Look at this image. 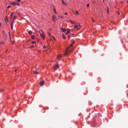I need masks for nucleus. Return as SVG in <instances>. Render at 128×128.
I'll list each match as a JSON object with an SVG mask.
<instances>
[{"label":"nucleus","instance_id":"nucleus-1","mask_svg":"<svg viewBox=\"0 0 128 128\" xmlns=\"http://www.w3.org/2000/svg\"><path fill=\"white\" fill-rule=\"evenodd\" d=\"M81 26L80 24H79L77 23L74 26V28L76 29V30H78L80 29V28H81Z\"/></svg>","mask_w":128,"mask_h":128},{"label":"nucleus","instance_id":"nucleus-2","mask_svg":"<svg viewBox=\"0 0 128 128\" xmlns=\"http://www.w3.org/2000/svg\"><path fill=\"white\" fill-rule=\"evenodd\" d=\"M39 33L42 37L44 39V32H43L42 31V30H40V31H39Z\"/></svg>","mask_w":128,"mask_h":128},{"label":"nucleus","instance_id":"nucleus-3","mask_svg":"<svg viewBox=\"0 0 128 128\" xmlns=\"http://www.w3.org/2000/svg\"><path fill=\"white\" fill-rule=\"evenodd\" d=\"M20 0H17L16 2H12L11 3V4H14V5H17L18 6L19 5V2H20Z\"/></svg>","mask_w":128,"mask_h":128},{"label":"nucleus","instance_id":"nucleus-4","mask_svg":"<svg viewBox=\"0 0 128 128\" xmlns=\"http://www.w3.org/2000/svg\"><path fill=\"white\" fill-rule=\"evenodd\" d=\"M69 48V47H68L66 48V53L64 54V55H66L68 54V52H72V51L71 50H68V49Z\"/></svg>","mask_w":128,"mask_h":128},{"label":"nucleus","instance_id":"nucleus-5","mask_svg":"<svg viewBox=\"0 0 128 128\" xmlns=\"http://www.w3.org/2000/svg\"><path fill=\"white\" fill-rule=\"evenodd\" d=\"M59 67V66L58 65L56 64L54 67V69L55 70H57Z\"/></svg>","mask_w":128,"mask_h":128},{"label":"nucleus","instance_id":"nucleus-6","mask_svg":"<svg viewBox=\"0 0 128 128\" xmlns=\"http://www.w3.org/2000/svg\"><path fill=\"white\" fill-rule=\"evenodd\" d=\"M72 12L74 14L76 15H77L78 14H79V13H78V12L76 10H73Z\"/></svg>","mask_w":128,"mask_h":128},{"label":"nucleus","instance_id":"nucleus-7","mask_svg":"<svg viewBox=\"0 0 128 128\" xmlns=\"http://www.w3.org/2000/svg\"><path fill=\"white\" fill-rule=\"evenodd\" d=\"M15 14V13L14 12H12L10 14V20H11V19L12 18L13 16L14 15V14Z\"/></svg>","mask_w":128,"mask_h":128},{"label":"nucleus","instance_id":"nucleus-8","mask_svg":"<svg viewBox=\"0 0 128 128\" xmlns=\"http://www.w3.org/2000/svg\"><path fill=\"white\" fill-rule=\"evenodd\" d=\"M56 18L55 15H54L52 16V19L55 22L56 20Z\"/></svg>","mask_w":128,"mask_h":128},{"label":"nucleus","instance_id":"nucleus-9","mask_svg":"<svg viewBox=\"0 0 128 128\" xmlns=\"http://www.w3.org/2000/svg\"><path fill=\"white\" fill-rule=\"evenodd\" d=\"M61 29L62 31L63 32H65L66 30L64 28H61Z\"/></svg>","mask_w":128,"mask_h":128},{"label":"nucleus","instance_id":"nucleus-10","mask_svg":"<svg viewBox=\"0 0 128 128\" xmlns=\"http://www.w3.org/2000/svg\"><path fill=\"white\" fill-rule=\"evenodd\" d=\"M13 21H12L11 23V28L12 29L13 28Z\"/></svg>","mask_w":128,"mask_h":128},{"label":"nucleus","instance_id":"nucleus-11","mask_svg":"<svg viewBox=\"0 0 128 128\" xmlns=\"http://www.w3.org/2000/svg\"><path fill=\"white\" fill-rule=\"evenodd\" d=\"M44 83V81H43L42 82H41L40 83V86H42Z\"/></svg>","mask_w":128,"mask_h":128},{"label":"nucleus","instance_id":"nucleus-12","mask_svg":"<svg viewBox=\"0 0 128 128\" xmlns=\"http://www.w3.org/2000/svg\"><path fill=\"white\" fill-rule=\"evenodd\" d=\"M70 29H68L67 30V32H66V34H69L70 32Z\"/></svg>","mask_w":128,"mask_h":128},{"label":"nucleus","instance_id":"nucleus-13","mask_svg":"<svg viewBox=\"0 0 128 128\" xmlns=\"http://www.w3.org/2000/svg\"><path fill=\"white\" fill-rule=\"evenodd\" d=\"M74 42H75L74 41V40L70 44V46L71 47H72V46L73 44H74Z\"/></svg>","mask_w":128,"mask_h":128},{"label":"nucleus","instance_id":"nucleus-14","mask_svg":"<svg viewBox=\"0 0 128 128\" xmlns=\"http://www.w3.org/2000/svg\"><path fill=\"white\" fill-rule=\"evenodd\" d=\"M70 22L72 24H75V25L76 24V23H75L73 21H70Z\"/></svg>","mask_w":128,"mask_h":128},{"label":"nucleus","instance_id":"nucleus-15","mask_svg":"<svg viewBox=\"0 0 128 128\" xmlns=\"http://www.w3.org/2000/svg\"><path fill=\"white\" fill-rule=\"evenodd\" d=\"M62 4L64 5H67L66 4L64 1L63 0H62Z\"/></svg>","mask_w":128,"mask_h":128},{"label":"nucleus","instance_id":"nucleus-16","mask_svg":"<svg viewBox=\"0 0 128 128\" xmlns=\"http://www.w3.org/2000/svg\"><path fill=\"white\" fill-rule=\"evenodd\" d=\"M62 38L64 39H66V37L64 35V34H62Z\"/></svg>","mask_w":128,"mask_h":128},{"label":"nucleus","instance_id":"nucleus-17","mask_svg":"<svg viewBox=\"0 0 128 128\" xmlns=\"http://www.w3.org/2000/svg\"><path fill=\"white\" fill-rule=\"evenodd\" d=\"M31 38L32 39H34V36L33 35H32L31 36Z\"/></svg>","mask_w":128,"mask_h":128},{"label":"nucleus","instance_id":"nucleus-18","mask_svg":"<svg viewBox=\"0 0 128 128\" xmlns=\"http://www.w3.org/2000/svg\"><path fill=\"white\" fill-rule=\"evenodd\" d=\"M4 19L6 21V24H7V23H6V20H7V21H8V20H7V17H6V18H4Z\"/></svg>","mask_w":128,"mask_h":128},{"label":"nucleus","instance_id":"nucleus-19","mask_svg":"<svg viewBox=\"0 0 128 128\" xmlns=\"http://www.w3.org/2000/svg\"><path fill=\"white\" fill-rule=\"evenodd\" d=\"M28 33L29 34H31L32 33V32L30 30L28 32Z\"/></svg>","mask_w":128,"mask_h":128},{"label":"nucleus","instance_id":"nucleus-20","mask_svg":"<svg viewBox=\"0 0 128 128\" xmlns=\"http://www.w3.org/2000/svg\"><path fill=\"white\" fill-rule=\"evenodd\" d=\"M48 34L49 36H51V35L50 33V32H48Z\"/></svg>","mask_w":128,"mask_h":128},{"label":"nucleus","instance_id":"nucleus-21","mask_svg":"<svg viewBox=\"0 0 128 128\" xmlns=\"http://www.w3.org/2000/svg\"><path fill=\"white\" fill-rule=\"evenodd\" d=\"M62 57L61 55H59L58 56L57 58H60V57Z\"/></svg>","mask_w":128,"mask_h":128},{"label":"nucleus","instance_id":"nucleus-22","mask_svg":"<svg viewBox=\"0 0 128 128\" xmlns=\"http://www.w3.org/2000/svg\"><path fill=\"white\" fill-rule=\"evenodd\" d=\"M32 43L33 44H35L36 43V42L35 41H32Z\"/></svg>","mask_w":128,"mask_h":128},{"label":"nucleus","instance_id":"nucleus-23","mask_svg":"<svg viewBox=\"0 0 128 128\" xmlns=\"http://www.w3.org/2000/svg\"><path fill=\"white\" fill-rule=\"evenodd\" d=\"M34 47V46L32 45V46H30V48H32Z\"/></svg>","mask_w":128,"mask_h":128},{"label":"nucleus","instance_id":"nucleus-24","mask_svg":"<svg viewBox=\"0 0 128 128\" xmlns=\"http://www.w3.org/2000/svg\"><path fill=\"white\" fill-rule=\"evenodd\" d=\"M108 7L107 8V12L108 14Z\"/></svg>","mask_w":128,"mask_h":128},{"label":"nucleus","instance_id":"nucleus-25","mask_svg":"<svg viewBox=\"0 0 128 128\" xmlns=\"http://www.w3.org/2000/svg\"><path fill=\"white\" fill-rule=\"evenodd\" d=\"M16 16H14V19H15L16 18Z\"/></svg>","mask_w":128,"mask_h":128},{"label":"nucleus","instance_id":"nucleus-26","mask_svg":"<svg viewBox=\"0 0 128 128\" xmlns=\"http://www.w3.org/2000/svg\"><path fill=\"white\" fill-rule=\"evenodd\" d=\"M53 10L54 12H56L55 14H56V10L54 8V9H53Z\"/></svg>","mask_w":128,"mask_h":128},{"label":"nucleus","instance_id":"nucleus-27","mask_svg":"<svg viewBox=\"0 0 128 128\" xmlns=\"http://www.w3.org/2000/svg\"><path fill=\"white\" fill-rule=\"evenodd\" d=\"M4 90L3 89H1V90H0V92H2Z\"/></svg>","mask_w":128,"mask_h":128},{"label":"nucleus","instance_id":"nucleus-28","mask_svg":"<svg viewBox=\"0 0 128 128\" xmlns=\"http://www.w3.org/2000/svg\"><path fill=\"white\" fill-rule=\"evenodd\" d=\"M43 48H46V46H45V45H44Z\"/></svg>","mask_w":128,"mask_h":128},{"label":"nucleus","instance_id":"nucleus-29","mask_svg":"<svg viewBox=\"0 0 128 128\" xmlns=\"http://www.w3.org/2000/svg\"><path fill=\"white\" fill-rule=\"evenodd\" d=\"M86 6L88 7L89 6V4H87L86 5Z\"/></svg>","mask_w":128,"mask_h":128},{"label":"nucleus","instance_id":"nucleus-30","mask_svg":"<svg viewBox=\"0 0 128 128\" xmlns=\"http://www.w3.org/2000/svg\"><path fill=\"white\" fill-rule=\"evenodd\" d=\"M52 37L54 40H56L55 39V38H54V36H52Z\"/></svg>","mask_w":128,"mask_h":128},{"label":"nucleus","instance_id":"nucleus-31","mask_svg":"<svg viewBox=\"0 0 128 128\" xmlns=\"http://www.w3.org/2000/svg\"><path fill=\"white\" fill-rule=\"evenodd\" d=\"M10 7V6H8L7 7V8H9Z\"/></svg>","mask_w":128,"mask_h":128},{"label":"nucleus","instance_id":"nucleus-32","mask_svg":"<svg viewBox=\"0 0 128 128\" xmlns=\"http://www.w3.org/2000/svg\"><path fill=\"white\" fill-rule=\"evenodd\" d=\"M35 74H38V72H35L34 73Z\"/></svg>","mask_w":128,"mask_h":128},{"label":"nucleus","instance_id":"nucleus-33","mask_svg":"<svg viewBox=\"0 0 128 128\" xmlns=\"http://www.w3.org/2000/svg\"><path fill=\"white\" fill-rule=\"evenodd\" d=\"M92 21L93 22H94L95 21L93 20V19H92Z\"/></svg>","mask_w":128,"mask_h":128},{"label":"nucleus","instance_id":"nucleus-34","mask_svg":"<svg viewBox=\"0 0 128 128\" xmlns=\"http://www.w3.org/2000/svg\"><path fill=\"white\" fill-rule=\"evenodd\" d=\"M66 15H67V13L66 12H65L64 13Z\"/></svg>","mask_w":128,"mask_h":128},{"label":"nucleus","instance_id":"nucleus-35","mask_svg":"<svg viewBox=\"0 0 128 128\" xmlns=\"http://www.w3.org/2000/svg\"><path fill=\"white\" fill-rule=\"evenodd\" d=\"M2 43H3V44H4V42H0V44H2Z\"/></svg>","mask_w":128,"mask_h":128},{"label":"nucleus","instance_id":"nucleus-36","mask_svg":"<svg viewBox=\"0 0 128 128\" xmlns=\"http://www.w3.org/2000/svg\"><path fill=\"white\" fill-rule=\"evenodd\" d=\"M118 15H120V13H119V12H118Z\"/></svg>","mask_w":128,"mask_h":128},{"label":"nucleus","instance_id":"nucleus-37","mask_svg":"<svg viewBox=\"0 0 128 128\" xmlns=\"http://www.w3.org/2000/svg\"><path fill=\"white\" fill-rule=\"evenodd\" d=\"M1 26V23H0V26Z\"/></svg>","mask_w":128,"mask_h":128},{"label":"nucleus","instance_id":"nucleus-38","mask_svg":"<svg viewBox=\"0 0 128 128\" xmlns=\"http://www.w3.org/2000/svg\"><path fill=\"white\" fill-rule=\"evenodd\" d=\"M50 31H51V29L50 28Z\"/></svg>","mask_w":128,"mask_h":128},{"label":"nucleus","instance_id":"nucleus-39","mask_svg":"<svg viewBox=\"0 0 128 128\" xmlns=\"http://www.w3.org/2000/svg\"><path fill=\"white\" fill-rule=\"evenodd\" d=\"M16 70H14V72H16Z\"/></svg>","mask_w":128,"mask_h":128},{"label":"nucleus","instance_id":"nucleus-40","mask_svg":"<svg viewBox=\"0 0 128 128\" xmlns=\"http://www.w3.org/2000/svg\"><path fill=\"white\" fill-rule=\"evenodd\" d=\"M69 36H68V38H69Z\"/></svg>","mask_w":128,"mask_h":128},{"label":"nucleus","instance_id":"nucleus-41","mask_svg":"<svg viewBox=\"0 0 128 128\" xmlns=\"http://www.w3.org/2000/svg\"><path fill=\"white\" fill-rule=\"evenodd\" d=\"M13 42H12V44L13 43Z\"/></svg>","mask_w":128,"mask_h":128},{"label":"nucleus","instance_id":"nucleus-42","mask_svg":"<svg viewBox=\"0 0 128 128\" xmlns=\"http://www.w3.org/2000/svg\"><path fill=\"white\" fill-rule=\"evenodd\" d=\"M127 2H128V1H127Z\"/></svg>","mask_w":128,"mask_h":128},{"label":"nucleus","instance_id":"nucleus-43","mask_svg":"<svg viewBox=\"0 0 128 128\" xmlns=\"http://www.w3.org/2000/svg\"><path fill=\"white\" fill-rule=\"evenodd\" d=\"M60 17L61 18H62V17L61 16H60Z\"/></svg>","mask_w":128,"mask_h":128},{"label":"nucleus","instance_id":"nucleus-44","mask_svg":"<svg viewBox=\"0 0 128 128\" xmlns=\"http://www.w3.org/2000/svg\"><path fill=\"white\" fill-rule=\"evenodd\" d=\"M103 0L104 1V0Z\"/></svg>","mask_w":128,"mask_h":128}]
</instances>
